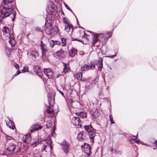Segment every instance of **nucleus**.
Masks as SVG:
<instances>
[{"instance_id": "nucleus-1", "label": "nucleus", "mask_w": 157, "mask_h": 157, "mask_svg": "<svg viewBox=\"0 0 157 157\" xmlns=\"http://www.w3.org/2000/svg\"><path fill=\"white\" fill-rule=\"evenodd\" d=\"M11 8H6L3 7L2 10L0 11V22H2V19L5 17L9 16L13 12V17L12 18V21L14 20V18L15 17V13L13 12L14 9L13 7L11 6Z\"/></svg>"}, {"instance_id": "nucleus-2", "label": "nucleus", "mask_w": 157, "mask_h": 157, "mask_svg": "<svg viewBox=\"0 0 157 157\" xmlns=\"http://www.w3.org/2000/svg\"><path fill=\"white\" fill-rule=\"evenodd\" d=\"M2 31L4 33L7 34L6 36H10L9 38V42L11 44V46L12 47H14L16 44V41L15 38L13 37V35L12 34L10 35V30L6 27H4L2 29Z\"/></svg>"}, {"instance_id": "nucleus-3", "label": "nucleus", "mask_w": 157, "mask_h": 157, "mask_svg": "<svg viewBox=\"0 0 157 157\" xmlns=\"http://www.w3.org/2000/svg\"><path fill=\"white\" fill-rule=\"evenodd\" d=\"M48 104L50 106L47 109V111L48 113L51 114L54 112L52 109L51 107L53 106L55 103V98L53 95L49 94L48 96Z\"/></svg>"}, {"instance_id": "nucleus-4", "label": "nucleus", "mask_w": 157, "mask_h": 157, "mask_svg": "<svg viewBox=\"0 0 157 157\" xmlns=\"http://www.w3.org/2000/svg\"><path fill=\"white\" fill-rule=\"evenodd\" d=\"M49 4L47 9V12L49 14H52L53 15H56L57 13L56 6L52 2H49Z\"/></svg>"}, {"instance_id": "nucleus-5", "label": "nucleus", "mask_w": 157, "mask_h": 157, "mask_svg": "<svg viewBox=\"0 0 157 157\" xmlns=\"http://www.w3.org/2000/svg\"><path fill=\"white\" fill-rule=\"evenodd\" d=\"M105 38V35L103 34H96L94 35L93 37L92 44L94 45L95 44L98 40L103 41Z\"/></svg>"}, {"instance_id": "nucleus-6", "label": "nucleus", "mask_w": 157, "mask_h": 157, "mask_svg": "<svg viewBox=\"0 0 157 157\" xmlns=\"http://www.w3.org/2000/svg\"><path fill=\"white\" fill-rule=\"evenodd\" d=\"M62 146V149L65 153H68L69 150V144L65 141H63L61 144Z\"/></svg>"}, {"instance_id": "nucleus-7", "label": "nucleus", "mask_w": 157, "mask_h": 157, "mask_svg": "<svg viewBox=\"0 0 157 157\" xmlns=\"http://www.w3.org/2000/svg\"><path fill=\"white\" fill-rule=\"evenodd\" d=\"M45 32L46 34L48 35H51L53 33V30L52 27V24L50 23H48L46 24Z\"/></svg>"}, {"instance_id": "nucleus-8", "label": "nucleus", "mask_w": 157, "mask_h": 157, "mask_svg": "<svg viewBox=\"0 0 157 157\" xmlns=\"http://www.w3.org/2000/svg\"><path fill=\"white\" fill-rule=\"evenodd\" d=\"M71 122L75 126H81L80 121L79 117H74L71 120Z\"/></svg>"}, {"instance_id": "nucleus-9", "label": "nucleus", "mask_w": 157, "mask_h": 157, "mask_svg": "<svg viewBox=\"0 0 157 157\" xmlns=\"http://www.w3.org/2000/svg\"><path fill=\"white\" fill-rule=\"evenodd\" d=\"M44 72L48 78L50 79L53 78V73L50 69L45 68L44 70Z\"/></svg>"}, {"instance_id": "nucleus-10", "label": "nucleus", "mask_w": 157, "mask_h": 157, "mask_svg": "<svg viewBox=\"0 0 157 157\" xmlns=\"http://www.w3.org/2000/svg\"><path fill=\"white\" fill-rule=\"evenodd\" d=\"M82 150L83 152L88 153V154L91 153V147L88 144H85L84 146L82 147Z\"/></svg>"}, {"instance_id": "nucleus-11", "label": "nucleus", "mask_w": 157, "mask_h": 157, "mask_svg": "<svg viewBox=\"0 0 157 157\" xmlns=\"http://www.w3.org/2000/svg\"><path fill=\"white\" fill-rule=\"evenodd\" d=\"M41 42L42 44L40 47L42 52V56L43 58H46V54L48 52V50L46 49V46L43 43L42 41Z\"/></svg>"}, {"instance_id": "nucleus-12", "label": "nucleus", "mask_w": 157, "mask_h": 157, "mask_svg": "<svg viewBox=\"0 0 157 157\" xmlns=\"http://www.w3.org/2000/svg\"><path fill=\"white\" fill-rule=\"evenodd\" d=\"M16 148V145L13 143H11L9 144L6 150H7L10 153H12L14 151Z\"/></svg>"}, {"instance_id": "nucleus-13", "label": "nucleus", "mask_w": 157, "mask_h": 157, "mask_svg": "<svg viewBox=\"0 0 157 157\" xmlns=\"http://www.w3.org/2000/svg\"><path fill=\"white\" fill-rule=\"evenodd\" d=\"M42 128V127L40 125L35 124L30 127V129L31 132H33L35 131L40 130Z\"/></svg>"}, {"instance_id": "nucleus-14", "label": "nucleus", "mask_w": 157, "mask_h": 157, "mask_svg": "<svg viewBox=\"0 0 157 157\" xmlns=\"http://www.w3.org/2000/svg\"><path fill=\"white\" fill-rule=\"evenodd\" d=\"M86 133L83 131L80 132L78 136V139L80 141H82L84 139H86Z\"/></svg>"}, {"instance_id": "nucleus-15", "label": "nucleus", "mask_w": 157, "mask_h": 157, "mask_svg": "<svg viewBox=\"0 0 157 157\" xmlns=\"http://www.w3.org/2000/svg\"><path fill=\"white\" fill-rule=\"evenodd\" d=\"M96 134V131L95 129H93L88 133L89 137H90L92 143L94 142V138Z\"/></svg>"}, {"instance_id": "nucleus-16", "label": "nucleus", "mask_w": 157, "mask_h": 157, "mask_svg": "<svg viewBox=\"0 0 157 157\" xmlns=\"http://www.w3.org/2000/svg\"><path fill=\"white\" fill-rule=\"evenodd\" d=\"M65 30L68 33L69 32H72L73 30V28L72 24H70L65 26Z\"/></svg>"}, {"instance_id": "nucleus-17", "label": "nucleus", "mask_w": 157, "mask_h": 157, "mask_svg": "<svg viewBox=\"0 0 157 157\" xmlns=\"http://www.w3.org/2000/svg\"><path fill=\"white\" fill-rule=\"evenodd\" d=\"M31 140V134L28 133L25 136V138L24 140V142L25 143L29 144Z\"/></svg>"}, {"instance_id": "nucleus-18", "label": "nucleus", "mask_w": 157, "mask_h": 157, "mask_svg": "<svg viewBox=\"0 0 157 157\" xmlns=\"http://www.w3.org/2000/svg\"><path fill=\"white\" fill-rule=\"evenodd\" d=\"M43 147V149L42 150V151H43L44 150H45L46 152H48L50 150L51 151L52 149V145H44Z\"/></svg>"}, {"instance_id": "nucleus-19", "label": "nucleus", "mask_w": 157, "mask_h": 157, "mask_svg": "<svg viewBox=\"0 0 157 157\" xmlns=\"http://www.w3.org/2000/svg\"><path fill=\"white\" fill-rule=\"evenodd\" d=\"M30 54L33 57V59L34 61H35L36 59V57L38 56V53L37 51H32Z\"/></svg>"}, {"instance_id": "nucleus-20", "label": "nucleus", "mask_w": 157, "mask_h": 157, "mask_svg": "<svg viewBox=\"0 0 157 157\" xmlns=\"http://www.w3.org/2000/svg\"><path fill=\"white\" fill-rule=\"evenodd\" d=\"M84 128L85 130L88 133L94 129L91 125H85L84 126Z\"/></svg>"}, {"instance_id": "nucleus-21", "label": "nucleus", "mask_w": 157, "mask_h": 157, "mask_svg": "<svg viewBox=\"0 0 157 157\" xmlns=\"http://www.w3.org/2000/svg\"><path fill=\"white\" fill-rule=\"evenodd\" d=\"M90 70L89 67L85 64L82 65L81 67V71L82 72L85 71H87Z\"/></svg>"}, {"instance_id": "nucleus-22", "label": "nucleus", "mask_w": 157, "mask_h": 157, "mask_svg": "<svg viewBox=\"0 0 157 157\" xmlns=\"http://www.w3.org/2000/svg\"><path fill=\"white\" fill-rule=\"evenodd\" d=\"M61 44L60 42L58 41H54L52 40L50 42V45L51 48H53L55 45L60 44Z\"/></svg>"}, {"instance_id": "nucleus-23", "label": "nucleus", "mask_w": 157, "mask_h": 157, "mask_svg": "<svg viewBox=\"0 0 157 157\" xmlns=\"http://www.w3.org/2000/svg\"><path fill=\"white\" fill-rule=\"evenodd\" d=\"M103 59L100 58H99L98 60V63L100 64V65L98 66V70L100 71H101L102 70V67H103Z\"/></svg>"}, {"instance_id": "nucleus-24", "label": "nucleus", "mask_w": 157, "mask_h": 157, "mask_svg": "<svg viewBox=\"0 0 157 157\" xmlns=\"http://www.w3.org/2000/svg\"><path fill=\"white\" fill-rule=\"evenodd\" d=\"M75 78H76L78 80L82 81V74L81 72H79L76 74L74 76Z\"/></svg>"}, {"instance_id": "nucleus-25", "label": "nucleus", "mask_w": 157, "mask_h": 157, "mask_svg": "<svg viewBox=\"0 0 157 157\" xmlns=\"http://www.w3.org/2000/svg\"><path fill=\"white\" fill-rule=\"evenodd\" d=\"M99 115L100 113L97 109L95 110V111H94L92 114L93 117L95 118L97 117Z\"/></svg>"}, {"instance_id": "nucleus-26", "label": "nucleus", "mask_w": 157, "mask_h": 157, "mask_svg": "<svg viewBox=\"0 0 157 157\" xmlns=\"http://www.w3.org/2000/svg\"><path fill=\"white\" fill-rule=\"evenodd\" d=\"M14 0H3V3L5 5H8L13 2Z\"/></svg>"}, {"instance_id": "nucleus-27", "label": "nucleus", "mask_w": 157, "mask_h": 157, "mask_svg": "<svg viewBox=\"0 0 157 157\" xmlns=\"http://www.w3.org/2000/svg\"><path fill=\"white\" fill-rule=\"evenodd\" d=\"M69 70L70 69L68 65L66 64H64V67L63 70L64 72L66 73L68 72Z\"/></svg>"}, {"instance_id": "nucleus-28", "label": "nucleus", "mask_w": 157, "mask_h": 157, "mask_svg": "<svg viewBox=\"0 0 157 157\" xmlns=\"http://www.w3.org/2000/svg\"><path fill=\"white\" fill-rule=\"evenodd\" d=\"M63 23L67 25L71 24L68 19L66 17H63Z\"/></svg>"}, {"instance_id": "nucleus-29", "label": "nucleus", "mask_w": 157, "mask_h": 157, "mask_svg": "<svg viewBox=\"0 0 157 157\" xmlns=\"http://www.w3.org/2000/svg\"><path fill=\"white\" fill-rule=\"evenodd\" d=\"M40 68L37 66H34V72H36V73L40 71Z\"/></svg>"}, {"instance_id": "nucleus-30", "label": "nucleus", "mask_w": 157, "mask_h": 157, "mask_svg": "<svg viewBox=\"0 0 157 157\" xmlns=\"http://www.w3.org/2000/svg\"><path fill=\"white\" fill-rule=\"evenodd\" d=\"M61 40L62 43V46H65L67 44V39L66 38H61Z\"/></svg>"}, {"instance_id": "nucleus-31", "label": "nucleus", "mask_w": 157, "mask_h": 157, "mask_svg": "<svg viewBox=\"0 0 157 157\" xmlns=\"http://www.w3.org/2000/svg\"><path fill=\"white\" fill-rule=\"evenodd\" d=\"M52 124V122L50 120L48 121L46 123V126L47 128H49Z\"/></svg>"}, {"instance_id": "nucleus-32", "label": "nucleus", "mask_w": 157, "mask_h": 157, "mask_svg": "<svg viewBox=\"0 0 157 157\" xmlns=\"http://www.w3.org/2000/svg\"><path fill=\"white\" fill-rule=\"evenodd\" d=\"M78 114H79V115L80 116L81 118H84L85 117H86V112H81L79 114L78 113Z\"/></svg>"}, {"instance_id": "nucleus-33", "label": "nucleus", "mask_w": 157, "mask_h": 157, "mask_svg": "<svg viewBox=\"0 0 157 157\" xmlns=\"http://www.w3.org/2000/svg\"><path fill=\"white\" fill-rule=\"evenodd\" d=\"M69 53L70 56L73 57L75 55V52L74 50H71L70 51Z\"/></svg>"}, {"instance_id": "nucleus-34", "label": "nucleus", "mask_w": 157, "mask_h": 157, "mask_svg": "<svg viewBox=\"0 0 157 157\" xmlns=\"http://www.w3.org/2000/svg\"><path fill=\"white\" fill-rule=\"evenodd\" d=\"M45 142L47 144V145H52V142L50 138H49V139L46 140L45 141Z\"/></svg>"}, {"instance_id": "nucleus-35", "label": "nucleus", "mask_w": 157, "mask_h": 157, "mask_svg": "<svg viewBox=\"0 0 157 157\" xmlns=\"http://www.w3.org/2000/svg\"><path fill=\"white\" fill-rule=\"evenodd\" d=\"M90 154H88V153L83 152L81 155V157H91L90 156Z\"/></svg>"}, {"instance_id": "nucleus-36", "label": "nucleus", "mask_w": 157, "mask_h": 157, "mask_svg": "<svg viewBox=\"0 0 157 157\" xmlns=\"http://www.w3.org/2000/svg\"><path fill=\"white\" fill-rule=\"evenodd\" d=\"M88 67H89L90 68V70L91 69H93L95 67V65L93 63H90V64L88 66Z\"/></svg>"}, {"instance_id": "nucleus-37", "label": "nucleus", "mask_w": 157, "mask_h": 157, "mask_svg": "<svg viewBox=\"0 0 157 157\" xmlns=\"http://www.w3.org/2000/svg\"><path fill=\"white\" fill-rule=\"evenodd\" d=\"M109 120L111 124H114V123L113 120V117L112 115L110 114L109 115Z\"/></svg>"}, {"instance_id": "nucleus-38", "label": "nucleus", "mask_w": 157, "mask_h": 157, "mask_svg": "<svg viewBox=\"0 0 157 157\" xmlns=\"http://www.w3.org/2000/svg\"><path fill=\"white\" fill-rule=\"evenodd\" d=\"M28 71V67L27 66H25L24 67L22 70L23 73H25L26 72H27Z\"/></svg>"}, {"instance_id": "nucleus-39", "label": "nucleus", "mask_w": 157, "mask_h": 157, "mask_svg": "<svg viewBox=\"0 0 157 157\" xmlns=\"http://www.w3.org/2000/svg\"><path fill=\"white\" fill-rule=\"evenodd\" d=\"M35 29L36 30V31L38 32H42V30L39 27H36L35 28Z\"/></svg>"}, {"instance_id": "nucleus-40", "label": "nucleus", "mask_w": 157, "mask_h": 157, "mask_svg": "<svg viewBox=\"0 0 157 157\" xmlns=\"http://www.w3.org/2000/svg\"><path fill=\"white\" fill-rule=\"evenodd\" d=\"M38 144L39 142L38 141H35L32 145L33 147H35Z\"/></svg>"}, {"instance_id": "nucleus-41", "label": "nucleus", "mask_w": 157, "mask_h": 157, "mask_svg": "<svg viewBox=\"0 0 157 157\" xmlns=\"http://www.w3.org/2000/svg\"><path fill=\"white\" fill-rule=\"evenodd\" d=\"M133 138H131V139H130V141L131 142V141L132 140H133V141H135L136 139H137V136H133Z\"/></svg>"}, {"instance_id": "nucleus-42", "label": "nucleus", "mask_w": 157, "mask_h": 157, "mask_svg": "<svg viewBox=\"0 0 157 157\" xmlns=\"http://www.w3.org/2000/svg\"><path fill=\"white\" fill-rule=\"evenodd\" d=\"M21 73V72L20 71L18 70L17 71V72L13 75V76H16L17 75H19Z\"/></svg>"}, {"instance_id": "nucleus-43", "label": "nucleus", "mask_w": 157, "mask_h": 157, "mask_svg": "<svg viewBox=\"0 0 157 157\" xmlns=\"http://www.w3.org/2000/svg\"><path fill=\"white\" fill-rule=\"evenodd\" d=\"M64 6H65V7H66V8L67 10H70L72 12V11L69 8V7L67 4H66L65 3H64Z\"/></svg>"}, {"instance_id": "nucleus-44", "label": "nucleus", "mask_w": 157, "mask_h": 157, "mask_svg": "<svg viewBox=\"0 0 157 157\" xmlns=\"http://www.w3.org/2000/svg\"><path fill=\"white\" fill-rule=\"evenodd\" d=\"M110 150L113 153H116L117 152V151L116 150L113 149H111Z\"/></svg>"}, {"instance_id": "nucleus-45", "label": "nucleus", "mask_w": 157, "mask_h": 157, "mask_svg": "<svg viewBox=\"0 0 157 157\" xmlns=\"http://www.w3.org/2000/svg\"><path fill=\"white\" fill-rule=\"evenodd\" d=\"M14 66L17 69H18L19 68V66L18 64L17 63H15L14 64Z\"/></svg>"}, {"instance_id": "nucleus-46", "label": "nucleus", "mask_w": 157, "mask_h": 157, "mask_svg": "<svg viewBox=\"0 0 157 157\" xmlns=\"http://www.w3.org/2000/svg\"><path fill=\"white\" fill-rule=\"evenodd\" d=\"M112 35V33L111 32H109L107 33V36L108 38L110 37Z\"/></svg>"}, {"instance_id": "nucleus-47", "label": "nucleus", "mask_w": 157, "mask_h": 157, "mask_svg": "<svg viewBox=\"0 0 157 157\" xmlns=\"http://www.w3.org/2000/svg\"><path fill=\"white\" fill-rule=\"evenodd\" d=\"M12 139H13V138H12V137L8 136H7L6 137V139L7 140H11Z\"/></svg>"}, {"instance_id": "nucleus-48", "label": "nucleus", "mask_w": 157, "mask_h": 157, "mask_svg": "<svg viewBox=\"0 0 157 157\" xmlns=\"http://www.w3.org/2000/svg\"><path fill=\"white\" fill-rule=\"evenodd\" d=\"M117 56V54H115L114 55H113V56H107V57H110L111 58H113L114 57H115Z\"/></svg>"}, {"instance_id": "nucleus-49", "label": "nucleus", "mask_w": 157, "mask_h": 157, "mask_svg": "<svg viewBox=\"0 0 157 157\" xmlns=\"http://www.w3.org/2000/svg\"><path fill=\"white\" fill-rule=\"evenodd\" d=\"M71 40H77L78 41L81 42V41L79 40H78L77 39L75 38L74 39L72 37L71 38Z\"/></svg>"}, {"instance_id": "nucleus-50", "label": "nucleus", "mask_w": 157, "mask_h": 157, "mask_svg": "<svg viewBox=\"0 0 157 157\" xmlns=\"http://www.w3.org/2000/svg\"><path fill=\"white\" fill-rule=\"evenodd\" d=\"M36 74L39 76L40 77H41V73L40 72H37L36 73Z\"/></svg>"}, {"instance_id": "nucleus-51", "label": "nucleus", "mask_w": 157, "mask_h": 157, "mask_svg": "<svg viewBox=\"0 0 157 157\" xmlns=\"http://www.w3.org/2000/svg\"><path fill=\"white\" fill-rule=\"evenodd\" d=\"M122 153V152L121 151H117V152L116 153L117 154H121Z\"/></svg>"}, {"instance_id": "nucleus-52", "label": "nucleus", "mask_w": 157, "mask_h": 157, "mask_svg": "<svg viewBox=\"0 0 157 157\" xmlns=\"http://www.w3.org/2000/svg\"><path fill=\"white\" fill-rule=\"evenodd\" d=\"M63 52V50H62V49H61L60 50L57 52V53H61Z\"/></svg>"}, {"instance_id": "nucleus-53", "label": "nucleus", "mask_w": 157, "mask_h": 157, "mask_svg": "<svg viewBox=\"0 0 157 157\" xmlns=\"http://www.w3.org/2000/svg\"><path fill=\"white\" fill-rule=\"evenodd\" d=\"M59 92H60V93H61V94H62V95L63 96V97H64V93L62 92L61 91H60V90H59Z\"/></svg>"}, {"instance_id": "nucleus-54", "label": "nucleus", "mask_w": 157, "mask_h": 157, "mask_svg": "<svg viewBox=\"0 0 157 157\" xmlns=\"http://www.w3.org/2000/svg\"><path fill=\"white\" fill-rule=\"evenodd\" d=\"M35 157H41V155H40L38 154L35 156Z\"/></svg>"}, {"instance_id": "nucleus-55", "label": "nucleus", "mask_w": 157, "mask_h": 157, "mask_svg": "<svg viewBox=\"0 0 157 157\" xmlns=\"http://www.w3.org/2000/svg\"><path fill=\"white\" fill-rule=\"evenodd\" d=\"M135 141L136 143L138 144L140 143V141L138 140H135Z\"/></svg>"}, {"instance_id": "nucleus-56", "label": "nucleus", "mask_w": 157, "mask_h": 157, "mask_svg": "<svg viewBox=\"0 0 157 157\" xmlns=\"http://www.w3.org/2000/svg\"><path fill=\"white\" fill-rule=\"evenodd\" d=\"M9 121H10V122H11V123L12 124V125H13V124H14V123H13L11 120H10V119H9Z\"/></svg>"}, {"instance_id": "nucleus-57", "label": "nucleus", "mask_w": 157, "mask_h": 157, "mask_svg": "<svg viewBox=\"0 0 157 157\" xmlns=\"http://www.w3.org/2000/svg\"><path fill=\"white\" fill-rule=\"evenodd\" d=\"M98 80V78H97L94 80V81H96V82H97V80Z\"/></svg>"}, {"instance_id": "nucleus-58", "label": "nucleus", "mask_w": 157, "mask_h": 157, "mask_svg": "<svg viewBox=\"0 0 157 157\" xmlns=\"http://www.w3.org/2000/svg\"><path fill=\"white\" fill-rule=\"evenodd\" d=\"M73 102H74V101H71V103H73Z\"/></svg>"}, {"instance_id": "nucleus-59", "label": "nucleus", "mask_w": 157, "mask_h": 157, "mask_svg": "<svg viewBox=\"0 0 157 157\" xmlns=\"http://www.w3.org/2000/svg\"><path fill=\"white\" fill-rule=\"evenodd\" d=\"M59 76H60V75H59V74L58 75H57V77L59 76Z\"/></svg>"}, {"instance_id": "nucleus-60", "label": "nucleus", "mask_w": 157, "mask_h": 157, "mask_svg": "<svg viewBox=\"0 0 157 157\" xmlns=\"http://www.w3.org/2000/svg\"><path fill=\"white\" fill-rule=\"evenodd\" d=\"M62 14H64V13H63V12H62Z\"/></svg>"}, {"instance_id": "nucleus-61", "label": "nucleus", "mask_w": 157, "mask_h": 157, "mask_svg": "<svg viewBox=\"0 0 157 157\" xmlns=\"http://www.w3.org/2000/svg\"><path fill=\"white\" fill-rule=\"evenodd\" d=\"M52 157H55V156H52Z\"/></svg>"}, {"instance_id": "nucleus-62", "label": "nucleus", "mask_w": 157, "mask_h": 157, "mask_svg": "<svg viewBox=\"0 0 157 157\" xmlns=\"http://www.w3.org/2000/svg\"><path fill=\"white\" fill-rule=\"evenodd\" d=\"M28 54H29V53H27V55H28Z\"/></svg>"}, {"instance_id": "nucleus-63", "label": "nucleus", "mask_w": 157, "mask_h": 157, "mask_svg": "<svg viewBox=\"0 0 157 157\" xmlns=\"http://www.w3.org/2000/svg\"><path fill=\"white\" fill-rule=\"evenodd\" d=\"M59 56H61V55H58Z\"/></svg>"}]
</instances>
